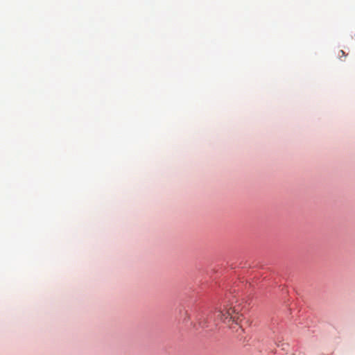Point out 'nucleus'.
Masks as SVG:
<instances>
[{
  "label": "nucleus",
  "instance_id": "nucleus-1",
  "mask_svg": "<svg viewBox=\"0 0 355 355\" xmlns=\"http://www.w3.org/2000/svg\"><path fill=\"white\" fill-rule=\"evenodd\" d=\"M240 305L233 306L232 303L225 302L223 305L209 315L210 319L216 318L230 326L232 329H236L237 331L241 329L240 322L241 321L242 314L241 311Z\"/></svg>",
  "mask_w": 355,
  "mask_h": 355
},
{
  "label": "nucleus",
  "instance_id": "nucleus-2",
  "mask_svg": "<svg viewBox=\"0 0 355 355\" xmlns=\"http://www.w3.org/2000/svg\"><path fill=\"white\" fill-rule=\"evenodd\" d=\"M280 343H281L280 341H279V343H277V345L279 346H279H282L283 347L285 345L284 343H282V344L280 345Z\"/></svg>",
  "mask_w": 355,
  "mask_h": 355
},
{
  "label": "nucleus",
  "instance_id": "nucleus-3",
  "mask_svg": "<svg viewBox=\"0 0 355 355\" xmlns=\"http://www.w3.org/2000/svg\"><path fill=\"white\" fill-rule=\"evenodd\" d=\"M341 53L342 55H345V52L343 50L339 51V54Z\"/></svg>",
  "mask_w": 355,
  "mask_h": 355
},
{
  "label": "nucleus",
  "instance_id": "nucleus-4",
  "mask_svg": "<svg viewBox=\"0 0 355 355\" xmlns=\"http://www.w3.org/2000/svg\"><path fill=\"white\" fill-rule=\"evenodd\" d=\"M199 322H200V324H202V321H200ZM203 322L206 323L205 318H204V319H203Z\"/></svg>",
  "mask_w": 355,
  "mask_h": 355
}]
</instances>
